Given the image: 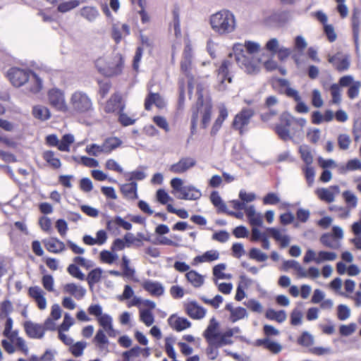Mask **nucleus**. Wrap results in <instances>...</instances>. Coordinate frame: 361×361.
Here are the masks:
<instances>
[{
    "mask_svg": "<svg viewBox=\"0 0 361 361\" xmlns=\"http://www.w3.org/2000/svg\"><path fill=\"white\" fill-rule=\"evenodd\" d=\"M261 49L258 42L245 41L243 43H235L233 47V53L229 54L228 58L235 57L238 66L246 73L256 75L261 70L262 59L255 56Z\"/></svg>",
    "mask_w": 361,
    "mask_h": 361,
    "instance_id": "f257e3e1",
    "label": "nucleus"
},
{
    "mask_svg": "<svg viewBox=\"0 0 361 361\" xmlns=\"http://www.w3.org/2000/svg\"><path fill=\"white\" fill-rule=\"evenodd\" d=\"M307 121L303 118H296L288 113L281 115L279 122L274 130L279 137L283 141L300 140L304 135V127Z\"/></svg>",
    "mask_w": 361,
    "mask_h": 361,
    "instance_id": "f03ea898",
    "label": "nucleus"
},
{
    "mask_svg": "<svg viewBox=\"0 0 361 361\" xmlns=\"http://www.w3.org/2000/svg\"><path fill=\"white\" fill-rule=\"evenodd\" d=\"M7 77L14 87L25 86L28 93L37 94L42 88L41 78L29 69L12 67L8 71Z\"/></svg>",
    "mask_w": 361,
    "mask_h": 361,
    "instance_id": "7ed1b4c3",
    "label": "nucleus"
},
{
    "mask_svg": "<svg viewBox=\"0 0 361 361\" xmlns=\"http://www.w3.org/2000/svg\"><path fill=\"white\" fill-rule=\"evenodd\" d=\"M209 24L212 30L221 36L233 32L236 28L235 16L227 9H222L211 15Z\"/></svg>",
    "mask_w": 361,
    "mask_h": 361,
    "instance_id": "20e7f679",
    "label": "nucleus"
},
{
    "mask_svg": "<svg viewBox=\"0 0 361 361\" xmlns=\"http://www.w3.org/2000/svg\"><path fill=\"white\" fill-rule=\"evenodd\" d=\"M204 88L202 85H198L197 87V94L198 95L196 106L192 109L191 129L195 130L198 121V114L202 115L201 125L202 127L205 128L209 125L211 120L212 115V104L209 102L204 104Z\"/></svg>",
    "mask_w": 361,
    "mask_h": 361,
    "instance_id": "39448f33",
    "label": "nucleus"
},
{
    "mask_svg": "<svg viewBox=\"0 0 361 361\" xmlns=\"http://www.w3.org/2000/svg\"><path fill=\"white\" fill-rule=\"evenodd\" d=\"M99 73L106 77L117 75L122 72L123 59L121 54L99 58L95 61Z\"/></svg>",
    "mask_w": 361,
    "mask_h": 361,
    "instance_id": "423d86ee",
    "label": "nucleus"
},
{
    "mask_svg": "<svg viewBox=\"0 0 361 361\" xmlns=\"http://www.w3.org/2000/svg\"><path fill=\"white\" fill-rule=\"evenodd\" d=\"M71 109L76 113H85L90 108V98L87 92L78 90L74 92L69 99Z\"/></svg>",
    "mask_w": 361,
    "mask_h": 361,
    "instance_id": "0eeeda50",
    "label": "nucleus"
},
{
    "mask_svg": "<svg viewBox=\"0 0 361 361\" xmlns=\"http://www.w3.org/2000/svg\"><path fill=\"white\" fill-rule=\"evenodd\" d=\"M232 66V62L230 59L224 60L218 68L217 71V85L218 91L223 92L227 90L228 85L231 83L232 77L229 71Z\"/></svg>",
    "mask_w": 361,
    "mask_h": 361,
    "instance_id": "6e6552de",
    "label": "nucleus"
},
{
    "mask_svg": "<svg viewBox=\"0 0 361 361\" xmlns=\"http://www.w3.org/2000/svg\"><path fill=\"white\" fill-rule=\"evenodd\" d=\"M47 99L49 105L56 111L66 112L68 110L63 90L56 87L50 89L47 92Z\"/></svg>",
    "mask_w": 361,
    "mask_h": 361,
    "instance_id": "1a4fd4ad",
    "label": "nucleus"
},
{
    "mask_svg": "<svg viewBox=\"0 0 361 361\" xmlns=\"http://www.w3.org/2000/svg\"><path fill=\"white\" fill-rule=\"evenodd\" d=\"M255 111L251 108H243L238 113L233 119L232 126L233 128L239 130L240 134L244 133L245 128L250 122V119L254 116Z\"/></svg>",
    "mask_w": 361,
    "mask_h": 361,
    "instance_id": "9d476101",
    "label": "nucleus"
},
{
    "mask_svg": "<svg viewBox=\"0 0 361 361\" xmlns=\"http://www.w3.org/2000/svg\"><path fill=\"white\" fill-rule=\"evenodd\" d=\"M121 144L122 141L117 137L106 138L101 145L92 144V154L96 156L99 152L110 153L119 147Z\"/></svg>",
    "mask_w": 361,
    "mask_h": 361,
    "instance_id": "9b49d317",
    "label": "nucleus"
},
{
    "mask_svg": "<svg viewBox=\"0 0 361 361\" xmlns=\"http://www.w3.org/2000/svg\"><path fill=\"white\" fill-rule=\"evenodd\" d=\"M328 61L339 72L348 70L350 66V55L342 52H338L333 56L329 55Z\"/></svg>",
    "mask_w": 361,
    "mask_h": 361,
    "instance_id": "f8f14e48",
    "label": "nucleus"
},
{
    "mask_svg": "<svg viewBox=\"0 0 361 361\" xmlns=\"http://www.w3.org/2000/svg\"><path fill=\"white\" fill-rule=\"evenodd\" d=\"M196 165V161L194 158L190 157H185L180 159V160L171 165L169 171L173 173H183L195 166Z\"/></svg>",
    "mask_w": 361,
    "mask_h": 361,
    "instance_id": "ddd939ff",
    "label": "nucleus"
},
{
    "mask_svg": "<svg viewBox=\"0 0 361 361\" xmlns=\"http://www.w3.org/2000/svg\"><path fill=\"white\" fill-rule=\"evenodd\" d=\"M23 327L26 335L31 338L40 339L44 335V328L41 324L26 321L23 323Z\"/></svg>",
    "mask_w": 361,
    "mask_h": 361,
    "instance_id": "4468645a",
    "label": "nucleus"
},
{
    "mask_svg": "<svg viewBox=\"0 0 361 361\" xmlns=\"http://www.w3.org/2000/svg\"><path fill=\"white\" fill-rule=\"evenodd\" d=\"M147 90L149 93L145 101V109L149 111L152 104L159 109L164 108L166 105L164 98L159 93L152 92L150 85H148Z\"/></svg>",
    "mask_w": 361,
    "mask_h": 361,
    "instance_id": "2eb2a0df",
    "label": "nucleus"
},
{
    "mask_svg": "<svg viewBox=\"0 0 361 361\" xmlns=\"http://www.w3.org/2000/svg\"><path fill=\"white\" fill-rule=\"evenodd\" d=\"M185 310L190 317L201 319L204 317L207 310L196 302L192 301L185 305Z\"/></svg>",
    "mask_w": 361,
    "mask_h": 361,
    "instance_id": "dca6fc26",
    "label": "nucleus"
},
{
    "mask_svg": "<svg viewBox=\"0 0 361 361\" xmlns=\"http://www.w3.org/2000/svg\"><path fill=\"white\" fill-rule=\"evenodd\" d=\"M219 322L215 318H212L206 330L203 333V336L209 344H214V341L219 338Z\"/></svg>",
    "mask_w": 361,
    "mask_h": 361,
    "instance_id": "f3484780",
    "label": "nucleus"
},
{
    "mask_svg": "<svg viewBox=\"0 0 361 361\" xmlns=\"http://www.w3.org/2000/svg\"><path fill=\"white\" fill-rule=\"evenodd\" d=\"M192 51L190 44L185 45L183 54V59L180 63L181 71L189 76L192 69Z\"/></svg>",
    "mask_w": 361,
    "mask_h": 361,
    "instance_id": "a211bd4d",
    "label": "nucleus"
},
{
    "mask_svg": "<svg viewBox=\"0 0 361 361\" xmlns=\"http://www.w3.org/2000/svg\"><path fill=\"white\" fill-rule=\"evenodd\" d=\"M169 325L177 331H181L191 326L189 320L184 317H176L173 314L168 319Z\"/></svg>",
    "mask_w": 361,
    "mask_h": 361,
    "instance_id": "6ab92c4d",
    "label": "nucleus"
},
{
    "mask_svg": "<svg viewBox=\"0 0 361 361\" xmlns=\"http://www.w3.org/2000/svg\"><path fill=\"white\" fill-rule=\"evenodd\" d=\"M30 296L35 300L37 307L40 310H44L47 307V300L44 297V293L39 286H33L29 288Z\"/></svg>",
    "mask_w": 361,
    "mask_h": 361,
    "instance_id": "aec40b11",
    "label": "nucleus"
},
{
    "mask_svg": "<svg viewBox=\"0 0 361 361\" xmlns=\"http://www.w3.org/2000/svg\"><path fill=\"white\" fill-rule=\"evenodd\" d=\"M245 214L252 227L262 226L263 216L261 213L256 212L255 207L253 205L247 207Z\"/></svg>",
    "mask_w": 361,
    "mask_h": 361,
    "instance_id": "412c9836",
    "label": "nucleus"
},
{
    "mask_svg": "<svg viewBox=\"0 0 361 361\" xmlns=\"http://www.w3.org/2000/svg\"><path fill=\"white\" fill-rule=\"evenodd\" d=\"M339 193V187L333 185L329 188H320L317 191L318 197L323 201L326 202H332L334 201L335 195Z\"/></svg>",
    "mask_w": 361,
    "mask_h": 361,
    "instance_id": "4be33fe9",
    "label": "nucleus"
},
{
    "mask_svg": "<svg viewBox=\"0 0 361 361\" xmlns=\"http://www.w3.org/2000/svg\"><path fill=\"white\" fill-rule=\"evenodd\" d=\"M267 232L276 241L280 242L281 247H287L290 241L288 235L283 234V231L277 228H268Z\"/></svg>",
    "mask_w": 361,
    "mask_h": 361,
    "instance_id": "5701e85b",
    "label": "nucleus"
},
{
    "mask_svg": "<svg viewBox=\"0 0 361 361\" xmlns=\"http://www.w3.org/2000/svg\"><path fill=\"white\" fill-rule=\"evenodd\" d=\"M5 337H6L7 339L2 340V347L8 354L14 353L16 350V347L13 345L14 341H16L18 338H20L18 336V331H11Z\"/></svg>",
    "mask_w": 361,
    "mask_h": 361,
    "instance_id": "b1692460",
    "label": "nucleus"
},
{
    "mask_svg": "<svg viewBox=\"0 0 361 361\" xmlns=\"http://www.w3.org/2000/svg\"><path fill=\"white\" fill-rule=\"evenodd\" d=\"M142 288L154 296H160L164 292V286L157 281L146 280L142 283Z\"/></svg>",
    "mask_w": 361,
    "mask_h": 361,
    "instance_id": "393cba45",
    "label": "nucleus"
},
{
    "mask_svg": "<svg viewBox=\"0 0 361 361\" xmlns=\"http://www.w3.org/2000/svg\"><path fill=\"white\" fill-rule=\"evenodd\" d=\"M201 192L192 185L184 186L182 192L177 196L180 200H196L200 198Z\"/></svg>",
    "mask_w": 361,
    "mask_h": 361,
    "instance_id": "a878e982",
    "label": "nucleus"
},
{
    "mask_svg": "<svg viewBox=\"0 0 361 361\" xmlns=\"http://www.w3.org/2000/svg\"><path fill=\"white\" fill-rule=\"evenodd\" d=\"M45 248L50 252L59 253L65 250V244L54 238L43 240Z\"/></svg>",
    "mask_w": 361,
    "mask_h": 361,
    "instance_id": "bb28decb",
    "label": "nucleus"
},
{
    "mask_svg": "<svg viewBox=\"0 0 361 361\" xmlns=\"http://www.w3.org/2000/svg\"><path fill=\"white\" fill-rule=\"evenodd\" d=\"M137 185L135 182H130L121 185V190L124 196L129 200H135L137 197Z\"/></svg>",
    "mask_w": 361,
    "mask_h": 361,
    "instance_id": "cd10ccee",
    "label": "nucleus"
},
{
    "mask_svg": "<svg viewBox=\"0 0 361 361\" xmlns=\"http://www.w3.org/2000/svg\"><path fill=\"white\" fill-rule=\"evenodd\" d=\"M320 243L325 247L333 250H338L341 247V243L335 239L331 234L326 233L320 237Z\"/></svg>",
    "mask_w": 361,
    "mask_h": 361,
    "instance_id": "c85d7f7f",
    "label": "nucleus"
},
{
    "mask_svg": "<svg viewBox=\"0 0 361 361\" xmlns=\"http://www.w3.org/2000/svg\"><path fill=\"white\" fill-rule=\"evenodd\" d=\"M185 277L188 281L195 288H200L204 281V276L195 270L188 271L185 274Z\"/></svg>",
    "mask_w": 361,
    "mask_h": 361,
    "instance_id": "c756f323",
    "label": "nucleus"
},
{
    "mask_svg": "<svg viewBox=\"0 0 361 361\" xmlns=\"http://www.w3.org/2000/svg\"><path fill=\"white\" fill-rule=\"evenodd\" d=\"M65 293L73 295L77 299L82 298L86 293V290L81 286H77L75 283H67L63 287Z\"/></svg>",
    "mask_w": 361,
    "mask_h": 361,
    "instance_id": "7c9ffc66",
    "label": "nucleus"
},
{
    "mask_svg": "<svg viewBox=\"0 0 361 361\" xmlns=\"http://www.w3.org/2000/svg\"><path fill=\"white\" fill-rule=\"evenodd\" d=\"M121 96L119 94H113L111 98L107 101L105 111L108 113L114 112L118 109H120L121 104Z\"/></svg>",
    "mask_w": 361,
    "mask_h": 361,
    "instance_id": "2f4dec72",
    "label": "nucleus"
},
{
    "mask_svg": "<svg viewBox=\"0 0 361 361\" xmlns=\"http://www.w3.org/2000/svg\"><path fill=\"white\" fill-rule=\"evenodd\" d=\"M282 268L284 271L293 269L298 272V276H305V269L295 260H285L283 262Z\"/></svg>",
    "mask_w": 361,
    "mask_h": 361,
    "instance_id": "473e14b6",
    "label": "nucleus"
},
{
    "mask_svg": "<svg viewBox=\"0 0 361 361\" xmlns=\"http://www.w3.org/2000/svg\"><path fill=\"white\" fill-rule=\"evenodd\" d=\"M99 325L106 331L109 336H114V330L112 326V318L107 314H104L97 319Z\"/></svg>",
    "mask_w": 361,
    "mask_h": 361,
    "instance_id": "72a5a7b5",
    "label": "nucleus"
},
{
    "mask_svg": "<svg viewBox=\"0 0 361 361\" xmlns=\"http://www.w3.org/2000/svg\"><path fill=\"white\" fill-rule=\"evenodd\" d=\"M32 115L35 118L46 121L50 118L51 113L47 107L42 105H36L32 108Z\"/></svg>",
    "mask_w": 361,
    "mask_h": 361,
    "instance_id": "f704fd0d",
    "label": "nucleus"
},
{
    "mask_svg": "<svg viewBox=\"0 0 361 361\" xmlns=\"http://www.w3.org/2000/svg\"><path fill=\"white\" fill-rule=\"evenodd\" d=\"M219 258V253L217 250H209L202 255L197 256L194 258L195 263H202L206 262H212Z\"/></svg>",
    "mask_w": 361,
    "mask_h": 361,
    "instance_id": "c9c22d12",
    "label": "nucleus"
},
{
    "mask_svg": "<svg viewBox=\"0 0 361 361\" xmlns=\"http://www.w3.org/2000/svg\"><path fill=\"white\" fill-rule=\"evenodd\" d=\"M265 315L268 319L274 320L279 323L283 322L287 318L286 313L284 310L276 311L274 309H268Z\"/></svg>",
    "mask_w": 361,
    "mask_h": 361,
    "instance_id": "e433bc0d",
    "label": "nucleus"
},
{
    "mask_svg": "<svg viewBox=\"0 0 361 361\" xmlns=\"http://www.w3.org/2000/svg\"><path fill=\"white\" fill-rule=\"evenodd\" d=\"M210 200L214 206L218 209V212H226L227 207L218 192L214 191L211 193Z\"/></svg>",
    "mask_w": 361,
    "mask_h": 361,
    "instance_id": "4c0bfd02",
    "label": "nucleus"
},
{
    "mask_svg": "<svg viewBox=\"0 0 361 361\" xmlns=\"http://www.w3.org/2000/svg\"><path fill=\"white\" fill-rule=\"evenodd\" d=\"M231 333H228L226 331L224 333H219V338L214 341L216 348H221L226 345H231L233 343V341L231 336Z\"/></svg>",
    "mask_w": 361,
    "mask_h": 361,
    "instance_id": "58836bf2",
    "label": "nucleus"
},
{
    "mask_svg": "<svg viewBox=\"0 0 361 361\" xmlns=\"http://www.w3.org/2000/svg\"><path fill=\"white\" fill-rule=\"evenodd\" d=\"M299 153L300 154L301 159L307 166L312 164L313 162V157L308 145H300L299 147Z\"/></svg>",
    "mask_w": 361,
    "mask_h": 361,
    "instance_id": "ea45409f",
    "label": "nucleus"
},
{
    "mask_svg": "<svg viewBox=\"0 0 361 361\" xmlns=\"http://www.w3.org/2000/svg\"><path fill=\"white\" fill-rule=\"evenodd\" d=\"M74 140L75 139L73 135L65 134L63 135L61 140H59L58 149L62 152H69L70 145L73 143Z\"/></svg>",
    "mask_w": 361,
    "mask_h": 361,
    "instance_id": "a19ab883",
    "label": "nucleus"
},
{
    "mask_svg": "<svg viewBox=\"0 0 361 361\" xmlns=\"http://www.w3.org/2000/svg\"><path fill=\"white\" fill-rule=\"evenodd\" d=\"M44 159L53 168L58 169L61 166L60 159L55 157L53 151H46L43 153Z\"/></svg>",
    "mask_w": 361,
    "mask_h": 361,
    "instance_id": "79ce46f5",
    "label": "nucleus"
},
{
    "mask_svg": "<svg viewBox=\"0 0 361 361\" xmlns=\"http://www.w3.org/2000/svg\"><path fill=\"white\" fill-rule=\"evenodd\" d=\"M104 329H99L95 337H94V341L97 343V345L98 347L102 350H106L107 348V344L109 343L108 338H106Z\"/></svg>",
    "mask_w": 361,
    "mask_h": 361,
    "instance_id": "37998d69",
    "label": "nucleus"
},
{
    "mask_svg": "<svg viewBox=\"0 0 361 361\" xmlns=\"http://www.w3.org/2000/svg\"><path fill=\"white\" fill-rule=\"evenodd\" d=\"M82 1L78 0H71L61 3L58 6V11L61 13H66L78 6Z\"/></svg>",
    "mask_w": 361,
    "mask_h": 361,
    "instance_id": "c03bdc74",
    "label": "nucleus"
},
{
    "mask_svg": "<svg viewBox=\"0 0 361 361\" xmlns=\"http://www.w3.org/2000/svg\"><path fill=\"white\" fill-rule=\"evenodd\" d=\"M314 341V336L308 331L302 332V335L298 338V343L304 347L312 346Z\"/></svg>",
    "mask_w": 361,
    "mask_h": 361,
    "instance_id": "a18cd8bd",
    "label": "nucleus"
},
{
    "mask_svg": "<svg viewBox=\"0 0 361 361\" xmlns=\"http://www.w3.org/2000/svg\"><path fill=\"white\" fill-rule=\"evenodd\" d=\"M140 319L147 326H150L154 322V315L149 310H140Z\"/></svg>",
    "mask_w": 361,
    "mask_h": 361,
    "instance_id": "49530a36",
    "label": "nucleus"
},
{
    "mask_svg": "<svg viewBox=\"0 0 361 361\" xmlns=\"http://www.w3.org/2000/svg\"><path fill=\"white\" fill-rule=\"evenodd\" d=\"M337 258V255L334 252L319 251L317 254V264H320L323 262L334 261Z\"/></svg>",
    "mask_w": 361,
    "mask_h": 361,
    "instance_id": "de8ad7c7",
    "label": "nucleus"
},
{
    "mask_svg": "<svg viewBox=\"0 0 361 361\" xmlns=\"http://www.w3.org/2000/svg\"><path fill=\"white\" fill-rule=\"evenodd\" d=\"M175 343V338L172 336L166 337L165 338V350L168 356L175 360L176 357V352L173 347V343Z\"/></svg>",
    "mask_w": 361,
    "mask_h": 361,
    "instance_id": "09e8293b",
    "label": "nucleus"
},
{
    "mask_svg": "<svg viewBox=\"0 0 361 361\" xmlns=\"http://www.w3.org/2000/svg\"><path fill=\"white\" fill-rule=\"evenodd\" d=\"M108 226H118L127 231H129L132 228V224L130 222L125 221L121 216H116L114 219L108 223Z\"/></svg>",
    "mask_w": 361,
    "mask_h": 361,
    "instance_id": "8fccbe9b",
    "label": "nucleus"
},
{
    "mask_svg": "<svg viewBox=\"0 0 361 361\" xmlns=\"http://www.w3.org/2000/svg\"><path fill=\"white\" fill-rule=\"evenodd\" d=\"M86 347V342L78 341L76 342L75 343H72V345L69 348V350L74 356L78 357L82 354V352Z\"/></svg>",
    "mask_w": 361,
    "mask_h": 361,
    "instance_id": "3c124183",
    "label": "nucleus"
},
{
    "mask_svg": "<svg viewBox=\"0 0 361 361\" xmlns=\"http://www.w3.org/2000/svg\"><path fill=\"white\" fill-rule=\"evenodd\" d=\"M245 317H247L246 310L243 307H235V310L232 311V313L230 316V320L232 322H235Z\"/></svg>",
    "mask_w": 361,
    "mask_h": 361,
    "instance_id": "603ef678",
    "label": "nucleus"
},
{
    "mask_svg": "<svg viewBox=\"0 0 361 361\" xmlns=\"http://www.w3.org/2000/svg\"><path fill=\"white\" fill-rule=\"evenodd\" d=\"M249 257L250 259H255L258 262H265L268 258V256L265 253L255 247L250 250Z\"/></svg>",
    "mask_w": 361,
    "mask_h": 361,
    "instance_id": "864d4df0",
    "label": "nucleus"
},
{
    "mask_svg": "<svg viewBox=\"0 0 361 361\" xmlns=\"http://www.w3.org/2000/svg\"><path fill=\"white\" fill-rule=\"evenodd\" d=\"M332 97L331 102L333 104H339L341 102V90L338 84H333L330 87Z\"/></svg>",
    "mask_w": 361,
    "mask_h": 361,
    "instance_id": "5fc2aeb1",
    "label": "nucleus"
},
{
    "mask_svg": "<svg viewBox=\"0 0 361 361\" xmlns=\"http://www.w3.org/2000/svg\"><path fill=\"white\" fill-rule=\"evenodd\" d=\"M124 108L125 105L121 106L120 108L118 118L119 122L123 126H128L134 124V123L135 122V119L131 118L126 114L123 113Z\"/></svg>",
    "mask_w": 361,
    "mask_h": 361,
    "instance_id": "6e6d98bb",
    "label": "nucleus"
},
{
    "mask_svg": "<svg viewBox=\"0 0 361 361\" xmlns=\"http://www.w3.org/2000/svg\"><path fill=\"white\" fill-rule=\"evenodd\" d=\"M337 315L338 319L346 320L350 316V309L346 305H339L337 307Z\"/></svg>",
    "mask_w": 361,
    "mask_h": 361,
    "instance_id": "4d7b16f0",
    "label": "nucleus"
},
{
    "mask_svg": "<svg viewBox=\"0 0 361 361\" xmlns=\"http://www.w3.org/2000/svg\"><path fill=\"white\" fill-rule=\"evenodd\" d=\"M361 87V82L355 81L348 88V97L353 99L358 97L360 93V89Z\"/></svg>",
    "mask_w": 361,
    "mask_h": 361,
    "instance_id": "13d9d810",
    "label": "nucleus"
},
{
    "mask_svg": "<svg viewBox=\"0 0 361 361\" xmlns=\"http://www.w3.org/2000/svg\"><path fill=\"white\" fill-rule=\"evenodd\" d=\"M343 197L349 207L355 208L357 204V197L350 191H345L343 192Z\"/></svg>",
    "mask_w": 361,
    "mask_h": 361,
    "instance_id": "bf43d9fd",
    "label": "nucleus"
},
{
    "mask_svg": "<svg viewBox=\"0 0 361 361\" xmlns=\"http://www.w3.org/2000/svg\"><path fill=\"white\" fill-rule=\"evenodd\" d=\"M118 257L116 254H114L108 250H104L100 253V258L102 262L107 264H112Z\"/></svg>",
    "mask_w": 361,
    "mask_h": 361,
    "instance_id": "052dcab7",
    "label": "nucleus"
},
{
    "mask_svg": "<svg viewBox=\"0 0 361 361\" xmlns=\"http://www.w3.org/2000/svg\"><path fill=\"white\" fill-rule=\"evenodd\" d=\"M13 305L9 300H5L1 304L0 317L1 318L8 317V315L12 312Z\"/></svg>",
    "mask_w": 361,
    "mask_h": 361,
    "instance_id": "680f3d73",
    "label": "nucleus"
},
{
    "mask_svg": "<svg viewBox=\"0 0 361 361\" xmlns=\"http://www.w3.org/2000/svg\"><path fill=\"white\" fill-rule=\"evenodd\" d=\"M245 305L247 308H249L252 312L258 313L262 312V306L261 303L255 299L248 300L245 302Z\"/></svg>",
    "mask_w": 361,
    "mask_h": 361,
    "instance_id": "e2e57ef3",
    "label": "nucleus"
},
{
    "mask_svg": "<svg viewBox=\"0 0 361 361\" xmlns=\"http://www.w3.org/2000/svg\"><path fill=\"white\" fill-rule=\"evenodd\" d=\"M68 272L73 277L83 280L85 279V274L82 273L78 266L75 264H70L68 267Z\"/></svg>",
    "mask_w": 361,
    "mask_h": 361,
    "instance_id": "0e129e2a",
    "label": "nucleus"
},
{
    "mask_svg": "<svg viewBox=\"0 0 361 361\" xmlns=\"http://www.w3.org/2000/svg\"><path fill=\"white\" fill-rule=\"evenodd\" d=\"M356 329V324L354 323L348 325L342 324L339 328V332L342 336H348L353 334Z\"/></svg>",
    "mask_w": 361,
    "mask_h": 361,
    "instance_id": "69168bd1",
    "label": "nucleus"
},
{
    "mask_svg": "<svg viewBox=\"0 0 361 361\" xmlns=\"http://www.w3.org/2000/svg\"><path fill=\"white\" fill-rule=\"evenodd\" d=\"M302 313L298 309H294L290 314V324L293 326L302 324Z\"/></svg>",
    "mask_w": 361,
    "mask_h": 361,
    "instance_id": "338daca9",
    "label": "nucleus"
},
{
    "mask_svg": "<svg viewBox=\"0 0 361 361\" xmlns=\"http://www.w3.org/2000/svg\"><path fill=\"white\" fill-rule=\"evenodd\" d=\"M307 47V43L302 36L298 35L295 38L294 47L295 50L302 52Z\"/></svg>",
    "mask_w": 361,
    "mask_h": 361,
    "instance_id": "774afa93",
    "label": "nucleus"
}]
</instances>
